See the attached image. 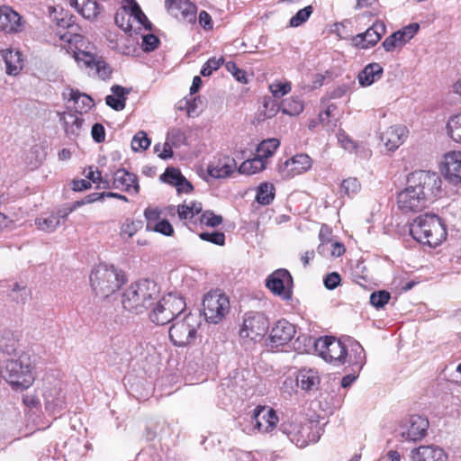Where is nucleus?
<instances>
[{
  "instance_id": "62",
  "label": "nucleus",
  "mask_w": 461,
  "mask_h": 461,
  "mask_svg": "<svg viewBox=\"0 0 461 461\" xmlns=\"http://www.w3.org/2000/svg\"><path fill=\"white\" fill-rule=\"evenodd\" d=\"M264 108V114L267 118L275 116L277 113V112L281 110L280 104H277L275 101L270 99L265 100Z\"/></svg>"
},
{
  "instance_id": "47",
  "label": "nucleus",
  "mask_w": 461,
  "mask_h": 461,
  "mask_svg": "<svg viewBox=\"0 0 461 461\" xmlns=\"http://www.w3.org/2000/svg\"><path fill=\"white\" fill-rule=\"evenodd\" d=\"M419 29L420 25L418 23H411L402 30L393 32V35H396L397 40L401 42V46L402 47L414 37Z\"/></svg>"
},
{
  "instance_id": "19",
  "label": "nucleus",
  "mask_w": 461,
  "mask_h": 461,
  "mask_svg": "<svg viewBox=\"0 0 461 461\" xmlns=\"http://www.w3.org/2000/svg\"><path fill=\"white\" fill-rule=\"evenodd\" d=\"M165 6L167 12L177 19L187 23L196 20V6L190 0H166Z\"/></svg>"
},
{
  "instance_id": "13",
  "label": "nucleus",
  "mask_w": 461,
  "mask_h": 461,
  "mask_svg": "<svg viewBox=\"0 0 461 461\" xmlns=\"http://www.w3.org/2000/svg\"><path fill=\"white\" fill-rule=\"evenodd\" d=\"M423 195L422 192L420 193L407 183L406 188L400 192L397 196L399 209L403 212L423 210L429 203Z\"/></svg>"
},
{
  "instance_id": "34",
  "label": "nucleus",
  "mask_w": 461,
  "mask_h": 461,
  "mask_svg": "<svg viewBox=\"0 0 461 461\" xmlns=\"http://www.w3.org/2000/svg\"><path fill=\"white\" fill-rule=\"evenodd\" d=\"M320 383L318 372L312 368H303L296 376V384L304 391H311Z\"/></svg>"
},
{
  "instance_id": "39",
  "label": "nucleus",
  "mask_w": 461,
  "mask_h": 461,
  "mask_svg": "<svg viewBox=\"0 0 461 461\" xmlns=\"http://www.w3.org/2000/svg\"><path fill=\"white\" fill-rule=\"evenodd\" d=\"M280 141L277 139H267L263 140L257 149V157L265 161L269 157H272L276 149L279 147Z\"/></svg>"
},
{
  "instance_id": "58",
  "label": "nucleus",
  "mask_w": 461,
  "mask_h": 461,
  "mask_svg": "<svg viewBox=\"0 0 461 461\" xmlns=\"http://www.w3.org/2000/svg\"><path fill=\"white\" fill-rule=\"evenodd\" d=\"M149 230L159 232L166 236H170L174 232V229L167 220H160Z\"/></svg>"
},
{
  "instance_id": "5",
  "label": "nucleus",
  "mask_w": 461,
  "mask_h": 461,
  "mask_svg": "<svg viewBox=\"0 0 461 461\" xmlns=\"http://www.w3.org/2000/svg\"><path fill=\"white\" fill-rule=\"evenodd\" d=\"M185 309L184 298L176 293H169L159 301L149 314L152 322L165 325L174 321Z\"/></svg>"
},
{
  "instance_id": "52",
  "label": "nucleus",
  "mask_w": 461,
  "mask_h": 461,
  "mask_svg": "<svg viewBox=\"0 0 461 461\" xmlns=\"http://www.w3.org/2000/svg\"><path fill=\"white\" fill-rule=\"evenodd\" d=\"M361 188L360 183L355 177H348L341 183V191L348 196L355 195Z\"/></svg>"
},
{
  "instance_id": "48",
  "label": "nucleus",
  "mask_w": 461,
  "mask_h": 461,
  "mask_svg": "<svg viewBox=\"0 0 461 461\" xmlns=\"http://www.w3.org/2000/svg\"><path fill=\"white\" fill-rule=\"evenodd\" d=\"M313 12V7L312 5L305 6L304 8L299 10L289 22V25L291 27H298L304 23L311 14Z\"/></svg>"
},
{
  "instance_id": "12",
  "label": "nucleus",
  "mask_w": 461,
  "mask_h": 461,
  "mask_svg": "<svg viewBox=\"0 0 461 461\" xmlns=\"http://www.w3.org/2000/svg\"><path fill=\"white\" fill-rule=\"evenodd\" d=\"M267 287L284 300H290L293 294V278L284 268L273 272L266 281Z\"/></svg>"
},
{
  "instance_id": "3",
  "label": "nucleus",
  "mask_w": 461,
  "mask_h": 461,
  "mask_svg": "<svg viewBox=\"0 0 461 461\" xmlns=\"http://www.w3.org/2000/svg\"><path fill=\"white\" fill-rule=\"evenodd\" d=\"M5 379L14 386L28 388L34 382V359L30 350L10 357L5 363Z\"/></svg>"
},
{
  "instance_id": "59",
  "label": "nucleus",
  "mask_w": 461,
  "mask_h": 461,
  "mask_svg": "<svg viewBox=\"0 0 461 461\" xmlns=\"http://www.w3.org/2000/svg\"><path fill=\"white\" fill-rule=\"evenodd\" d=\"M339 142L344 149L352 152L357 149V144L354 142L343 131H339L337 135Z\"/></svg>"
},
{
  "instance_id": "10",
  "label": "nucleus",
  "mask_w": 461,
  "mask_h": 461,
  "mask_svg": "<svg viewBox=\"0 0 461 461\" xmlns=\"http://www.w3.org/2000/svg\"><path fill=\"white\" fill-rule=\"evenodd\" d=\"M230 310L228 297L219 292H209L203 300V312L208 322L219 323Z\"/></svg>"
},
{
  "instance_id": "53",
  "label": "nucleus",
  "mask_w": 461,
  "mask_h": 461,
  "mask_svg": "<svg viewBox=\"0 0 461 461\" xmlns=\"http://www.w3.org/2000/svg\"><path fill=\"white\" fill-rule=\"evenodd\" d=\"M390 298V294L384 290L374 292L370 294V303L375 308H383Z\"/></svg>"
},
{
  "instance_id": "57",
  "label": "nucleus",
  "mask_w": 461,
  "mask_h": 461,
  "mask_svg": "<svg viewBox=\"0 0 461 461\" xmlns=\"http://www.w3.org/2000/svg\"><path fill=\"white\" fill-rule=\"evenodd\" d=\"M144 216L147 220V230H149L160 220V211L158 208L149 207L144 212Z\"/></svg>"
},
{
  "instance_id": "49",
  "label": "nucleus",
  "mask_w": 461,
  "mask_h": 461,
  "mask_svg": "<svg viewBox=\"0 0 461 461\" xmlns=\"http://www.w3.org/2000/svg\"><path fill=\"white\" fill-rule=\"evenodd\" d=\"M183 175L180 170L175 167H167L165 172L160 176V180L167 183L173 186H176L182 179Z\"/></svg>"
},
{
  "instance_id": "42",
  "label": "nucleus",
  "mask_w": 461,
  "mask_h": 461,
  "mask_svg": "<svg viewBox=\"0 0 461 461\" xmlns=\"http://www.w3.org/2000/svg\"><path fill=\"white\" fill-rule=\"evenodd\" d=\"M266 167L265 161H262L258 157H255L252 159H247L239 167V172L240 174L253 175L261 170Z\"/></svg>"
},
{
  "instance_id": "6",
  "label": "nucleus",
  "mask_w": 461,
  "mask_h": 461,
  "mask_svg": "<svg viewBox=\"0 0 461 461\" xmlns=\"http://www.w3.org/2000/svg\"><path fill=\"white\" fill-rule=\"evenodd\" d=\"M200 326L196 315L187 313L177 316L169 329V338L177 347H185L191 344L196 338L197 329Z\"/></svg>"
},
{
  "instance_id": "24",
  "label": "nucleus",
  "mask_w": 461,
  "mask_h": 461,
  "mask_svg": "<svg viewBox=\"0 0 461 461\" xmlns=\"http://www.w3.org/2000/svg\"><path fill=\"white\" fill-rule=\"evenodd\" d=\"M408 130L403 125H393L386 129L381 135V140L390 151L396 150L406 140Z\"/></svg>"
},
{
  "instance_id": "23",
  "label": "nucleus",
  "mask_w": 461,
  "mask_h": 461,
  "mask_svg": "<svg viewBox=\"0 0 461 461\" xmlns=\"http://www.w3.org/2000/svg\"><path fill=\"white\" fill-rule=\"evenodd\" d=\"M112 187L134 194L140 192V185L136 175L130 173L124 168H120L114 172Z\"/></svg>"
},
{
  "instance_id": "50",
  "label": "nucleus",
  "mask_w": 461,
  "mask_h": 461,
  "mask_svg": "<svg viewBox=\"0 0 461 461\" xmlns=\"http://www.w3.org/2000/svg\"><path fill=\"white\" fill-rule=\"evenodd\" d=\"M273 97L278 99L288 94L292 87L290 82L275 81L268 86Z\"/></svg>"
},
{
  "instance_id": "37",
  "label": "nucleus",
  "mask_w": 461,
  "mask_h": 461,
  "mask_svg": "<svg viewBox=\"0 0 461 461\" xmlns=\"http://www.w3.org/2000/svg\"><path fill=\"white\" fill-rule=\"evenodd\" d=\"M69 100L74 102L77 113H86L94 106V101L89 95L77 91H71Z\"/></svg>"
},
{
  "instance_id": "17",
  "label": "nucleus",
  "mask_w": 461,
  "mask_h": 461,
  "mask_svg": "<svg viewBox=\"0 0 461 461\" xmlns=\"http://www.w3.org/2000/svg\"><path fill=\"white\" fill-rule=\"evenodd\" d=\"M312 165V158L306 154H297L279 167L283 178H292L308 171Z\"/></svg>"
},
{
  "instance_id": "51",
  "label": "nucleus",
  "mask_w": 461,
  "mask_h": 461,
  "mask_svg": "<svg viewBox=\"0 0 461 461\" xmlns=\"http://www.w3.org/2000/svg\"><path fill=\"white\" fill-rule=\"evenodd\" d=\"M149 145L150 140L148 138L146 132L142 131L137 132L131 140V148L135 151L140 149L145 150L149 147Z\"/></svg>"
},
{
  "instance_id": "31",
  "label": "nucleus",
  "mask_w": 461,
  "mask_h": 461,
  "mask_svg": "<svg viewBox=\"0 0 461 461\" xmlns=\"http://www.w3.org/2000/svg\"><path fill=\"white\" fill-rule=\"evenodd\" d=\"M69 5L74 7L84 18L93 20L100 14V6L97 0H68Z\"/></svg>"
},
{
  "instance_id": "28",
  "label": "nucleus",
  "mask_w": 461,
  "mask_h": 461,
  "mask_svg": "<svg viewBox=\"0 0 461 461\" xmlns=\"http://www.w3.org/2000/svg\"><path fill=\"white\" fill-rule=\"evenodd\" d=\"M0 54L5 64V71L10 76H16L23 68V59L19 50H1Z\"/></svg>"
},
{
  "instance_id": "43",
  "label": "nucleus",
  "mask_w": 461,
  "mask_h": 461,
  "mask_svg": "<svg viewBox=\"0 0 461 461\" xmlns=\"http://www.w3.org/2000/svg\"><path fill=\"white\" fill-rule=\"evenodd\" d=\"M337 106L334 104H330L319 114L320 122L327 127L328 130H333L337 126V117L335 114Z\"/></svg>"
},
{
  "instance_id": "54",
  "label": "nucleus",
  "mask_w": 461,
  "mask_h": 461,
  "mask_svg": "<svg viewBox=\"0 0 461 461\" xmlns=\"http://www.w3.org/2000/svg\"><path fill=\"white\" fill-rule=\"evenodd\" d=\"M201 240L209 241L212 244L223 246L225 243V235L221 231H212V232H201L199 234Z\"/></svg>"
},
{
  "instance_id": "30",
  "label": "nucleus",
  "mask_w": 461,
  "mask_h": 461,
  "mask_svg": "<svg viewBox=\"0 0 461 461\" xmlns=\"http://www.w3.org/2000/svg\"><path fill=\"white\" fill-rule=\"evenodd\" d=\"M44 399L46 410L53 414H57L66 408L64 394L58 388L46 391Z\"/></svg>"
},
{
  "instance_id": "29",
  "label": "nucleus",
  "mask_w": 461,
  "mask_h": 461,
  "mask_svg": "<svg viewBox=\"0 0 461 461\" xmlns=\"http://www.w3.org/2000/svg\"><path fill=\"white\" fill-rule=\"evenodd\" d=\"M384 73L383 67L378 63L367 64L357 76L358 83L361 86H369L379 80Z\"/></svg>"
},
{
  "instance_id": "2",
  "label": "nucleus",
  "mask_w": 461,
  "mask_h": 461,
  "mask_svg": "<svg viewBox=\"0 0 461 461\" xmlns=\"http://www.w3.org/2000/svg\"><path fill=\"white\" fill-rule=\"evenodd\" d=\"M410 233L418 242L435 248L447 237V230L441 219L436 214L425 213L413 220Z\"/></svg>"
},
{
  "instance_id": "55",
  "label": "nucleus",
  "mask_w": 461,
  "mask_h": 461,
  "mask_svg": "<svg viewBox=\"0 0 461 461\" xmlns=\"http://www.w3.org/2000/svg\"><path fill=\"white\" fill-rule=\"evenodd\" d=\"M200 221L206 226L217 227L222 222V217L208 210L203 212Z\"/></svg>"
},
{
  "instance_id": "16",
  "label": "nucleus",
  "mask_w": 461,
  "mask_h": 461,
  "mask_svg": "<svg viewBox=\"0 0 461 461\" xmlns=\"http://www.w3.org/2000/svg\"><path fill=\"white\" fill-rule=\"evenodd\" d=\"M296 333L295 326L288 321L282 319L276 322L270 330L267 347L277 348L286 345Z\"/></svg>"
},
{
  "instance_id": "21",
  "label": "nucleus",
  "mask_w": 461,
  "mask_h": 461,
  "mask_svg": "<svg viewBox=\"0 0 461 461\" xmlns=\"http://www.w3.org/2000/svg\"><path fill=\"white\" fill-rule=\"evenodd\" d=\"M24 29L21 15L9 6L0 7V31L5 33H18Z\"/></svg>"
},
{
  "instance_id": "40",
  "label": "nucleus",
  "mask_w": 461,
  "mask_h": 461,
  "mask_svg": "<svg viewBox=\"0 0 461 461\" xmlns=\"http://www.w3.org/2000/svg\"><path fill=\"white\" fill-rule=\"evenodd\" d=\"M280 108L283 113L294 116L303 112V104L299 97L292 96L282 101Z\"/></svg>"
},
{
  "instance_id": "26",
  "label": "nucleus",
  "mask_w": 461,
  "mask_h": 461,
  "mask_svg": "<svg viewBox=\"0 0 461 461\" xmlns=\"http://www.w3.org/2000/svg\"><path fill=\"white\" fill-rule=\"evenodd\" d=\"M186 144L185 132L180 129L173 128L167 132L166 142L163 143V152L159 153L158 157L162 159L171 158L173 157V148H179Z\"/></svg>"
},
{
  "instance_id": "35",
  "label": "nucleus",
  "mask_w": 461,
  "mask_h": 461,
  "mask_svg": "<svg viewBox=\"0 0 461 461\" xmlns=\"http://www.w3.org/2000/svg\"><path fill=\"white\" fill-rule=\"evenodd\" d=\"M64 124V130L68 137H77L83 123L81 119L77 113H66L60 119Z\"/></svg>"
},
{
  "instance_id": "15",
  "label": "nucleus",
  "mask_w": 461,
  "mask_h": 461,
  "mask_svg": "<svg viewBox=\"0 0 461 461\" xmlns=\"http://www.w3.org/2000/svg\"><path fill=\"white\" fill-rule=\"evenodd\" d=\"M251 422L258 431L267 433L276 427L278 417L273 408L258 405L252 411Z\"/></svg>"
},
{
  "instance_id": "38",
  "label": "nucleus",
  "mask_w": 461,
  "mask_h": 461,
  "mask_svg": "<svg viewBox=\"0 0 461 461\" xmlns=\"http://www.w3.org/2000/svg\"><path fill=\"white\" fill-rule=\"evenodd\" d=\"M203 210L201 203L189 202L177 206V214L180 220H191Z\"/></svg>"
},
{
  "instance_id": "56",
  "label": "nucleus",
  "mask_w": 461,
  "mask_h": 461,
  "mask_svg": "<svg viewBox=\"0 0 461 461\" xmlns=\"http://www.w3.org/2000/svg\"><path fill=\"white\" fill-rule=\"evenodd\" d=\"M223 63V58H212L209 59L201 69V75L203 77L210 76L212 71L217 70Z\"/></svg>"
},
{
  "instance_id": "33",
  "label": "nucleus",
  "mask_w": 461,
  "mask_h": 461,
  "mask_svg": "<svg viewBox=\"0 0 461 461\" xmlns=\"http://www.w3.org/2000/svg\"><path fill=\"white\" fill-rule=\"evenodd\" d=\"M68 215V212H66V210H59L56 213L36 219L35 224L41 230L53 232L60 225V220L65 219Z\"/></svg>"
},
{
  "instance_id": "36",
  "label": "nucleus",
  "mask_w": 461,
  "mask_h": 461,
  "mask_svg": "<svg viewBox=\"0 0 461 461\" xmlns=\"http://www.w3.org/2000/svg\"><path fill=\"white\" fill-rule=\"evenodd\" d=\"M348 364L356 369L357 372H359L365 362H366V354L363 347L357 341L352 342L350 354L348 356Z\"/></svg>"
},
{
  "instance_id": "1",
  "label": "nucleus",
  "mask_w": 461,
  "mask_h": 461,
  "mask_svg": "<svg viewBox=\"0 0 461 461\" xmlns=\"http://www.w3.org/2000/svg\"><path fill=\"white\" fill-rule=\"evenodd\" d=\"M159 294V287L153 280L140 279L123 289L121 303L128 312L142 313L158 300Z\"/></svg>"
},
{
  "instance_id": "4",
  "label": "nucleus",
  "mask_w": 461,
  "mask_h": 461,
  "mask_svg": "<svg viewBox=\"0 0 461 461\" xmlns=\"http://www.w3.org/2000/svg\"><path fill=\"white\" fill-rule=\"evenodd\" d=\"M125 282L124 276L114 267L98 265L90 275V284L95 295L107 298Z\"/></svg>"
},
{
  "instance_id": "60",
  "label": "nucleus",
  "mask_w": 461,
  "mask_h": 461,
  "mask_svg": "<svg viewBox=\"0 0 461 461\" xmlns=\"http://www.w3.org/2000/svg\"><path fill=\"white\" fill-rule=\"evenodd\" d=\"M159 42V40L154 34H146L142 36V48L145 51L154 50Z\"/></svg>"
},
{
  "instance_id": "22",
  "label": "nucleus",
  "mask_w": 461,
  "mask_h": 461,
  "mask_svg": "<svg viewBox=\"0 0 461 461\" xmlns=\"http://www.w3.org/2000/svg\"><path fill=\"white\" fill-rule=\"evenodd\" d=\"M442 172L451 184H461V151H451L445 155Z\"/></svg>"
},
{
  "instance_id": "8",
  "label": "nucleus",
  "mask_w": 461,
  "mask_h": 461,
  "mask_svg": "<svg viewBox=\"0 0 461 461\" xmlns=\"http://www.w3.org/2000/svg\"><path fill=\"white\" fill-rule=\"evenodd\" d=\"M315 351L326 362L334 365H343L346 363L348 350L345 345L333 337L319 338L314 342Z\"/></svg>"
},
{
  "instance_id": "25",
  "label": "nucleus",
  "mask_w": 461,
  "mask_h": 461,
  "mask_svg": "<svg viewBox=\"0 0 461 461\" xmlns=\"http://www.w3.org/2000/svg\"><path fill=\"white\" fill-rule=\"evenodd\" d=\"M412 461H447V455L438 446H420L411 453Z\"/></svg>"
},
{
  "instance_id": "61",
  "label": "nucleus",
  "mask_w": 461,
  "mask_h": 461,
  "mask_svg": "<svg viewBox=\"0 0 461 461\" xmlns=\"http://www.w3.org/2000/svg\"><path fill=\"white\" fill-rule=\"evenodd\" d=\"M340 280V276L337 272H332L324 277L323 283L327 289L333 290L339 285Z\"/></svg>"
},
{
  "instance_id": "44",
  "label": "nucleus",
  "mask_w": 461,
  "mask_h": 461,
  "mask_svg": "<svg viewBox=\"0 0 461 461\" xmlns=\"http://www.w3.org/2000/svg\"><path fill=\"white\" fill-rule=\"evenodd\" d=\"M447 130L448 135L454 141L461 143V113L452 116L448 120Z\"/></svg>"
},
{
  "instance_id": "7",
  "label": "nucleus",
  "mask_w": 461,
  "mask_h": 461,
  "mask_svg": "<svg viewBox=\"0 0 461 461\" xmlns=\"http://www.w3.org/2000/svg\"><path fill=\"white\" fill-rule=\"evenodd\" d=\"M407 183L420 193L422 192L423 197L429 203L441 193L442 180L439 175L433 171H414L408 176Z\"/></svg>"
},
{
  "instance_id": "27",
  "label": "nucleus",
  "mask_w": 461,
  "mask_h": 461,
  "mask_svg": "<svg viewBox=\"0 0 461 461\" xmlns=\"http://www.w3.org/2000/svg\"><path fill=\"white\" fill-rule=\"evenodd\" d=\"M237 167L234 158L225 157L211 163L208 166V174L213 178H224L229 176Z\"/></svg>"
},
{
  "instance_id": "14",
  "label": "nucleus",
  "mask_w": 461,
  "mask_h": 461,
  "mask_svg": "<svg viewBox=\"0 0 461 461\" xmlns=\"http://www.w3.org/2000/svg\"><path fill=\"white\" fill-rule=\"evenodd\" d=\"M429 421L420 415L411 416L400 426V436L405 441H417L426 435Z\"/></svg>"
},
{
  "instance_id": "41",
  "label": "nucleus",
  "mask_w": 461,
  "mask_h": 461,
  "mask_svg": "<svg viewBox=\"0 0 461 461\" xmlns=\"http://www.w3.org/2000/svg\"><path fill=\"white\" fill-rule=\"evenodd\" d=\"M275 198V187L272 184L262 183L257 191L256 200L262 205H268Z\"/></svg>"
},
{
  "instance_id": "45",
  "label": "nucleus",
  "mask_w": 461,
  "mask_h": 461,
  "mask_svg": "<svg viewBox=\"0 0 461 461\" xmlns=\"http://www.w3.org/2000/svg\"><path fill=\"white\" fill-rule=\"evenodd\" d=\"M0 349L10 357H17L23 351L18 349V342L14 338L5 336L0 339Z\"/></svg>"
},
{
  "instance_id": "63",
  "label": "nucleus",
  "mask_w": 461,
  "mask_h": 461,
  "mask_svg": "<svg viewBox=\"0 0 461 461\" xmlns=\"http://www.w3.org/2000/svg\"><path fill=\"white\" fill-rule=\"evenodd\" d=\"M383 47L385 51H393L397 48H402L401 42L397 40L396 35L391 34L383 42Z\"/></svg>"
},
{
  "instance_id": "18",
  "label": "nucleus",
  "mask_w": 461,
  "mask_h": 461,
  "mask_svg": "<svg viewBox=\"0 0 461 461\" xmlns=\"http://www.w3.org/2000/svg\"><path fill=\"white\" fill-rule=\"evenodd\" d=\"M76 59L90 69L92 75H96L102 79H106L112 73L111 68L101 58L90 52L81 51L77 53Z\"/></svg>"
},
{
  "instance_id": "11",
  "label": "nucleus",
  "mask_w": 461,
  "mask_h": 461,
  "mask_svg": "<svg viewBox=\"0 0 461 461\" xmlns=\"http://www.w3.org/2000/svg\"><path fill=\"white\" fill-rule=\"evenodd\" d=\"M268 326V319L263 313L248 312L240 330V336L242 339L260 340L267 333Z\"/></svg>"
},
{
  "instance_id": "32",
  "label": "nucleus",
  "mask_w": 461,
  "mask_h": 461,
  "mask_svg": "<svg viewBox=\"0 0 461 461\" xmlns=\"http://www.w3.org/2000/svg\"><path fill=\"white\" fill-rule=\"evenodd\" d=\"M111 91L112 95L105 97L106 104L115 111L123 110L125 107L126 95L130 94L131 90L119 85H114L112 86Z\"/></svg>"
},
{
  "instance_id": "46",
  "label": "nucleus",
  "mask_w": 461,
  "mask_h": 461,
  "mask_svg": "<svg viewBox=\"0 0 461 461\" xmlns=\"http://www.w3.org/2000/svg\"><path fill=\"white\" fill-rule=\"evenodd\" d=\"M124 3V8L129 9L131 15L141 25L146 26L149 23L148 18L141 11L140 5L135 0H122Z\"/></svg>"
},
{
  "instance_id": "9",
  "label": "nucleus",
  "mask_w": 461,
  "mask_h": 461,
  "mask_svg": "<svg viewBox=\"0 0 461 461\" xmlns=\"http://www.w3.org/2000/svg\"><path fill=\"white\" fill-rule=\"evenodd\" d=\"M281 430L300 447H305L309 442H317L321 434V429L318 424L303 426L299 423L285 422L281 425Z\"/></svg>"
},
{
  "instance_id": "64",
  "label": "nucleus",
  "mask_w": 461,
  "mask_h": 461,
  "mask_svg": "<svg viewBox=\"0 0 461 461\" xmlns=\"http://www.w3.org/2000/svg\"><path fill=\"white\" fill-rule=\"evenodd\" d=\"M91 134L94 140L97 143H100L105 139V131L104 128L100 123H95L91 130Z\"/></svg>"
},
{
  "instance_id": "20",
  "label": "nucleus",
  "mask_w": 461,
  "mask_h": 461,
  "mask_svg": "<svg viewBox=\"0 0 461 461\" xmlns=\"http://www.w3.org/2000/svg\"><path fill=\"white\" fill-rule=\"evenodd\" d=\"M385 33V25L384 23H375L365 32L358 33L352 39L355 47L360 49H368L375 46Z\"/></svg>"
}]
</instances>
